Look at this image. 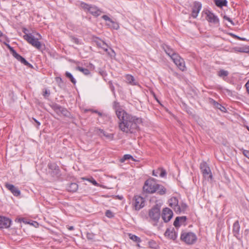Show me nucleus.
<instances>
[{
  "mask_svg": "<svg viewBox=\"0 0 249 249\" xmlns=\"http://www.w3.org/2000/svg\"><path fill=\"white\" fill-rule=\"evenodd\" d=\"M201 4L200 2L195 1L194 3L191 14L193 18H196L197 17L198 14L201 9Z\"/></svg>",
  "mask_w": 249,
  "mask_h": 249,
  "instance_id": "nucleus-10",
  "label": "nucleus"
},
{
  "mask_svg": "<svg viewBox=\"0 0 249 249\" xmlns=\"http://www.w3.org/2000/svg\"><path fill=\"white\" fill-rule=\"evenodd\" d=\"M106 215L109 218H111L113 216V214L110 211L107 210L106 212Z\"/></svg>",
  "mask_w": 249,
  "mask_h": 249,
  "instance_id": "nucleus-43",
  "label": "nucleus"
},
{
  "mask_svg": "<svg viewBox=\"0 0 249 249\" xmlns=\"http://www.w3.org/2000/svg\"><path fill=\"white\" fill-rule=\"evenodd\" d=\"M4 44L7 46V47L9 49L13 56L15 57L18 53L14 50V49L12 47H11L9 45V44H7L6 43H4Z\"/></svg>",
  "mask_w": 249,
  "mask_h": 249,
  "instance_id": "nucleus-37",
  "label": "nucleus"
},
{
  "mask_svg": "<svg viewBox=\"0 0 249 249\" xmlns=\"http://www.w3.org/2000/svg\"><path fill=\"white\" fill-rule=\"evenodd\" d=\"M61 115L69 117L70 116V113L65 108L63 107L61 110Z\"/></svg>",
  "mask_w": 249,
  "mask_h": 249,
  "instance_id": "nucleus-36",
  "label": "nucleus"
},
{
  "mask_svg": "<svg viewBox=\"0 0 249 249\" xmlns=\"http://www.w3.org/2000/svg\"><path fill=\"white\" fill-rule=\"evenodd\" d=\"M187 218L185 216L177 217L174 222V225L176 228L179 227L181 225L184 224Z\"/></svg>",
  "mask_w": 249,
  "mask_h": 249,
  "instance_id": "nucleus-16",
  "label": "nucleus"
},
{
  "mask_svg": "<svg viewBox=\"0 0 249 249\" xmlns=\"http://www.w3.org/2000/svg\"><path fill=\"white\" fill-rule=\"evenodd\" d=\"M71 38L72 41L75 44H79V41L77 38H76L74 36H71Z\"/></svg>",
  "mask_w": 249,
  "mask_h": 249,
  "instance_id": "nucleus-46",
  "label": "nucleus"
},
{
  "mask_svg": "<svg viewBox=\"0 0 249 249\" xmlns=\"http://www.w3.org/2000/svg\"><path fill=\"white\" fill-rule=\"evenodd\" d=\"M187 208V205L184 203H181L180 205H178V207L175 208V212L177 213H180L182 212L186 211Z\"/></svg>",
  "mask_w": 249,
  "mask_h": 249,
  "instance_id": "nucleus-20",
  "label": "nucleus"
},
{
  "mask_svg": "<svg viewBox=\"0 0 249 249\" xmlns=\"http://www.w3.org/2000/svg\"><path fill=\"white\" fill-rule=\"evenodd\" d=\"M49 169L54 170L55 174H57L59 173V168L54 164H50L48 165Z\"/></svg>",
  "mask_w": 249,
  "mask_h": 249,
  "instance_id": "nucleus-30",
  "label": "nucleus"
},
{
  "mask_svg": "<svg viewBox=\"0 0 249 249\" xmlns=\"http://www.w3.org/2000/svg\"><path fill=\"white\" fill-rule=\"evenodd\" d=\"M169 206L172 207L175 211V208L178 206V200L176 197H171L169 200Z\"/></svg>",
  "mask_w": 249,
  "mask_h": 249,
  "instance_id": "nucleus-18",
  "label": "nucleus"
},
{
  "mask_svg": "<svg viewBox=\"0 0 249 249\" xmlns=\"http://www.w3.org/2000/svg\"><path fill=\"white\" fill-rule=\"evenodd\" d=\"M206 19L211 23L214 24H217L219 22V19L216 16H215L213 13L208 11L206 12Z\"/></svg>",
  "mask_w": 249,
  "mask_h": 249,
  "instance_id": "nucleus-13",
  "label": "nucleus"
},
{
  "mask_svg": "<svg viewBox=\"0 0 249 249\" xmlns=\"http://www.w3.org/2000/svg\"><path fill=\"white\" fill-rule=\"evenodd\" d=\"M75 69L76 70L82 72L86 75H88L89 74V71L88 69L83 68L82 67L80 66H77L75 67Z\"/></svg>",
  "mask_w": 249,
  "mask_h": 249,
  "instance_id": "nucleus-27",
  "label": "nucleus"
},
{
  "mask_svg": "<svg viewBox=\"0 0 249 249\" xmlns=\"http://www.w3.org/2000/svg\"><path fill=\"white\" fill-rule=\"evenodd\" d=\"M62 108L63 107L58 105H54L53 107V109L58 115H61Z\"/></svg>",
  "mask_w": 249,
  "mask_h": 249,
  "instance_id": "nucleus-28",
  "label": "nucleus"
},
{
  "mask_svg": "<svg viewBox=\"0 0 249 249\" xmlns=\"http://www.w3.org/2000/svg\"><path fill=\"white\" fill-rule=\"evenodd\" d=\"M173 215V212L168 208L163 209L161 217L165 222H168L172 218Z\"/></svg>",
  "mask_w": 249,
  "mask_h": 249,
  "instance_id": "nucleus-9",
  "label": "nucleus"
},
{
  "mask_svg": "<svg viewBox=\"0 0 249 249\" xmlns=\"http://www.w3.org/2000/svg\"><path fill=\"white\" fill-rule=\"evenodd\" d=\"M214 2L217 6L221 8L227 5V1L226 0H214Z\"/></svg>",
  "mask_w": 249,
  "mask_h": 249,
  "instance_id": "nucleus-25",
  "label": "nucleus"
},
{
  "mask_svg": "<svg viewBox=\"0 0 249 249\" xmlns=\"http://www.w3.org/2000/svg\"><path fill=\"white\" fill-rule=\"evenodd\" d=\"M159 170H160V172L159 174L160 177H164L165 176V175H166V172L164 169H163L162 168H159Z\"/></svg>",
  "mask_w": 249,
  "mask_h": 249,
  "instance_id": "nucleus-41",
  "label": "nucleus"
},
{
  "mask_svg": "<svg viewBox=\"0 0 249 249\" xmlns=\"http://www.w3.org/2000/svg\"><path fill=\"white\" fill-rule=\"evenodd\" d=\"M159 171L160 170H159V169L156 171H153V175L157 177L158 176V174H159Z\"/></svg>",
  "mask_w": 249,
  "mask_h": 249,
  "instance_id": "nucleus-48",
  "label": "nucleus"
},
{
  "mask_svg": "<svg viewBox=\"0 0 249 249\" xmlns=\"http://www.w3.org/2000/svg\"><path fill=\"white\" fill-rule=\"evenodd\" d=\"M42 95L44 97V98H47L50 95V90H48L47 89H43Z\"/></svg>",
  "mask_w": 249,
  "mask_h": 249,
  "instance_id": "nucleus-39",
  "label": "nucleus"
},
{
  "mask_svg": "<svg viewBox=\"0 0 249 249\" xmlns=\"http://www.w3.org/2000/svg\"><path fill=\"white\" fill-rule=\"evenodd\" d=\"M106 52L107 53V54L111 58L114 57L115 56V54H116L115 53L114 51V50L113 49H112L111 48H110V52H108L107 51V52Z\"/></svg>",
  "mask_w": 249,
  "mask_h": 249,
  "instance_id": "nucleus-40",
  "label": "nucleus"
},
{
  "mask_svg": "<svg viewBox=\"0 0 249 249\" xmlns=\"http://www.w3.org/2000/svg\"><path fill=\"white\" fill-rule=\"evenodd\" d=\"M166 189L162 185L159 184H157L156 192L160 195H163L166 193Z\"/></svg>",
  "mask_w": 249,
  "mask_h": 249,
  "instance_id": "nucleus-23",
  "label": "nucleus"
},
{
  "mask_svg": "<svg viewBox=\"0 0 249 249\" xmlns=\"http://www.w3.org/2000/svg\"><path fill=\"white\" fill-rule=\"evenodd\" d=\"M129 78H133V77L132 75H130V77Z\"/></svg>",
  "mask_w": 249,
  "mask_h": 249,
  "instance_id": "nucleus-62",
  "label": "nucleus"
},
{
  "mask_svg": "<svg viewBox=\"0 0 249 249\" xmlns=\"http://www.w3.org/2000/svg\"><path fill=\"white\" fill-rule=\"evenodd\" d=\"M176 66L181 71H183L185 70L186 67L185 63L182 58L180 57L178 54L173 55L172 58H171Z\"/></svg>",
  "mask_w": 249,
  "mask_h": 249,
  "instance_id": "nucleus-6",
  "label": "nucleus"
},
{
  "mask_svg": "<svg viewBox=\"0 0 249 249\" xmlns=\"http://www.w3.org/2000/svg\"><path fill=\"white\" fill-rule=\"evenodd\" d=\"M6 188L8 189L12 193V194L16 196H18L20 195V191L18 189L15 187L13 184H10L8 183H6L5 184Z\"/></svg>",
  "mask_w": 249,
  "mask_h": 249,
  "instance_id": "nucleus-11",
  "label": "nucleus"
},
{
  "mask_svg": "<svg viewBox=\"0 0 249 249\" xmlns=\"http://www.w3.org/2000/svg\"><path fill=\"white\" fill-rule=\"evenodd\" d=\"M132 203L134 209L138 211L144 206L145 200L144 198L140 196H135L133 198Z\"/></svg>",
  "mask_w": 249,
  "mask_h": 249,
  "instance_id": "nucleus-5",
  "label": "nucleus"
},
{
  "mask_svg": "<svg viewBox=\"0 0 249 249\" xmlns=\"http://www.w3.org/2000/svg\"><path fill=\"white\" fill-rule=\"evenodd\" d=\"M3 36V34L0 31V36Z\"/></svg>",
  "mask_w": 249,
  "mask_h": 249,
  "instance_id": "nucleus-59",
  "label": "nucleus"
},
{
  "mask_svg": "<svg viewBox=\"0 0 249 249\" xmlns=\"http://www.w3.org/2000/svg\"><path fill=\"white\" fill-rule=\"evenodd\" d=\"M16 220H18V222H21V221H23L24 222V221L22 219H21V218H19L18 219H16Z\"/></svg>",
  "mask_w": 249,
  "mask_h": 249,
  "instance_id": "nucleus-58",
  "label": "nucleus"
},
{
  "mask_svg": "<svg viewBox=\"0 0 249 249\" xmlns=\"http://www.w3.org/2000/svg\"><path fill=\"white\" fill-rule=\"evenodd\" d=\"M53 239L55 241H58L59 242V243H61L62 242V240H60V239H57V238H53Z\"/></svg>",
  "mask_w": 249,
  "mask_h": 249,
  "instance_id": "nucleus-54",
  "label": "nucleus"
},
{
  "mask_svg": "<svg viewBox=\"0 0 249 249\" xmlns=\"http://www.w3.org/2000/svg\"><path fill=\"white\" fill-rule=\"evenodd\" d=\"M11 225V220L6 217L0 216V228H7Z\"/></svg>",
  "mask_w": 249,
  "mask_h": 249,
  "instance_id": "nucleus-14",
  "label": "nucleus"
},
{
  "mask_svg": "<svg viewBox=\"0 0 249 249\" xmlns=\"http://www.w3.org/2000/svg\"><path fill=\"white\" fill-rule=\"evenodd\" d=\"M94 237V234L92 232H88L87 233V238L89 240H93Z\"/></svg>",
  "mask_w": 249,
  "mask_h": 249,
  "instance_id": "nucleus-42",
  "label": "nucleus"
},
{
  "mask_svg": "<svg viewBox=\"0 0 249 249\" xmlns=\"http://www.w3.org/2000/svg\"><path fill=\"white\" fill-rule=\"evenodd\" d=\"M247 128H248V130L249 131V127H248Z\"/></svg>",
  "mask_w": 249,
  "mask_h": 249,
  "instance_id": "nucleus-63",
  "label": "nucleus"
},
{
  "mask_svg": "<svg viewBox=\"0 0 249 249\" xmlns=\"http://www.w3.org/2000/svg\"><path fill=\"white\" fill-rule=\"evenodd\" d=\"M244 155L249 159V151H246L244 152Z\"/></svg>",
  "mask_w": 249,
  "mask_h": 249,
  "instance_id": "nucleus-50",
  "label": "nucleus"
},
{
  "mask_svg": "<svg viewBox=\"0 0 249 249\" xmlns=\"http://www.w3.org/2000/svg\"><path fill=\"white\" fill-rule=\"evenodd\" d=\"M26 30L24 29L23 31V32L25 34V35L23 36V38L33 46L36 47L38 50H40L41 48V44L38 41V40L41 38L40 35L36 34L37 37H35L31 34L25 33Z\"/></svg>",
  "mask_w": 249,
  "mask_h": 249,
  "instance_id": "nucleus-2",
  "label": "nucleus"
},
{
  "mask_svg": "<svg viewBox=\"0 0 249 249\" xmlns=\"http://www.w3.org/2000/svg\"><path fill=\"white\" fill-rule=\"evenodd\" d=\"M68 229L70 231H72L74 230V227L73 226H69L68 227Z\"/></svg>",
  "mask_w": 249,
  "mask_h": 249,
  "instance_id": "nucleus-53",
  "label": "nucleus"
},
{
  "mask_svg": "<svg viewBox=\"0 0 249 249\" xmlns=\"http://www.w3.org/2000/svg\"><path fill=\"white\" fill-rule=\"evenodd\" d=\"M238 51H239V52H243L242 50H241V49H240V50H238Z\"/></svg>",
  "mask_w": 249,
  "mask_h": 249,
  "instance_id": "nucleus-60",
  "label": "nucleus"
},
{
  "mask_svg": "<svg viewBox=\"0 0 249 249\" xmlns=\"http://www.w3.org/2000/svg\"><path fill=\"white\" fill-rule=\"evenodd\" d=\"M89 11L94 16H98L101 12L96 7L92 6H90Z\"/></svg>",
  "mask_w": 249,
  "mask_h": 249,
  "instance_id": "nucleus-21",
  "label": "nucleus"
},
{
  "mask_svg": "<svg viewBox=\"0 0 249 249\" xmlns=\"http://www.w3.org/2000/svg\"><path fill=\"white\" fill-rule=\"evenodd\" d=\"M66 75L69 78H73L72 75L70 73L67 72Z\"/></svg>",
  "mask_w": 249,
  "mask_h": 249,
  "instance_id": "nucleus-52",
  "label": "nucleus"
},
{
  "mask_svg": "<svg viewBox=\"0 0 249 249\" xmlns=\"http://www.w3.org/2000/svg\"><path fill=\"white\" fill-rule=\"evenodd\" d=\"M53 233L54 234L56 235H57V234L56 233H54V232H53Z\"/></svg>",
  "mask_w": 249,
  "mask_h": 249,
  "instance_id": "nucleus-61",
  "label": "nucleus"
},
{
  "mask_svg": "<svg viewBox=\"0 0 249 249\" xmlns=\"http://www.w3.org/2000/svg\"><path fill=\"white\" fill-rule=\"evenodd\" d=\"M149 215L151 219L155 222H157L160 217V210L158 207H153L149 212Z\"/></svg>",
  "mask_w": 249,
  "mask_h": 249,
  "instance_id": "nucleus-7",
  "label": "nucleus"
},
{
  "mask_svg": "<svg viewBox=\"0 0 249 249\" xmlns=\"http://www.w3.org/2000/svg\"><path fill=\"white\" fill-rule=\"evenodd\" d=\"M92 184L94 185H98V183H97V182L93 179H92V180L90 181Z\"/></svg>",
  "mask_w": 249,
  "mask_h": 249,
  "instance_id": "nucleus-51",
  "label": "nucleus"
},
{
  "mask_svg": "<svg viewBox=\"0 0 249 249\" xmlns=\"http://www.w3.org/2000/svg\"><path fill=\"white\" fill-rule=\"evenodd\" d=\"M93 41L96 44L98 47L101 48L105 52H107V48L108 47V46L104 41L96 37H94L93 38Z\"/></svg>",
  "mask_w": 249,
  "mask_h": 249,
  "instance_id": "nucleus-12",
  "label": "nucleus"
},
{
  "mask_svg": "<svg viewBox=\"0 0 249 249\" xmlns=\"http://www.w3.org/2000/svg\"><path fill=\"white\" fill-rule=\"evenodd\" d=\"M14 57L16 58L18 61H20L21 63L24 64L25 65L31 68L33 67L31 64L29 63L23 57H22L18 53H17Z\"/></svg>",
  "mask_w": 249,
  "mask_h": 249,
  "instance_id": "nucleus-19",
  "label": "nucleus"
},
{
  "mask_svg": "<svg viewBox=\"0 0 249 249\" xmlns=\"http://www.w3.org/2000/svg\"><path fill=\"white\" fill-rule=\"evenodd\" d=\"M118 103L114 102V107L116 114L119 120V128L126 134H134L139 130V125L142 124L141 118L127 113L124 109L118 107Z\"/></svg>",
  "mask_w": 249,
  "mask_h": 249,
  "instance_id": "nucleus-1",
  "label": "nucleus"
},
{
  "mask_svg": "<svg viewBox=\"0 0 249 249\" xmlns=\"http://www.w3.org/2000/svg\"><path fill=\"white\" fill-rule=\"evenodd\" d=\"M126 82L131 85H137L138 84V81L136 80L137 79H126Z\"/></svg>",
  "mask_w": 249,
  "mask_h": 249,
  "instance_id": "nucleus-34",
  "label": "nucleus"
},
{
  "mask_svg": "<svg viewBox=\"0 0 249 249\" xmlns=\"http://www.w3.org/2000/svg\"><path fill=\"white\" fill-rule=\"evenodd\" d=\"M33 120L35 121V122L36 123V124H37L38 125H40V123L38 121H37L36 119L33 118Z\"/></svg>",
  "mask_w": 249,
  "mask_h": 249,
  "instance_id": "nucleus-55",
  "label": "nucleus"
},
{
  "mask_svg": "<svg viewBox=\"0 0 249 249\" xmlns=\"http://www.w3.org/2000/svg\"><path fill=\"white\" fill-rule=\"evenodd\" d=\"M107 25L116 30H117L119 27L118 24L113 21V20H112L110 22L108 23Z\"/></svg>",
  "mask_w": 249,
  "mask_h": 249,
  "instance_id": "nucleus-33",
  "label": "nucleus"
},
{
  "mask_svg": "<svg viewBox=\"0 0 249 249\" xmlns=\"http://www.w3.org/2000/svg\"><path fill=\"white\" fill-rule=\"evenodd\" d=\"M157 184V183L154 179H147L143 187V191L150 194L156 192Z\"/></svg>",
  "mask_w": 249,
  "mask_h": 249,
  "instance_id": "nucleus-4",
  "label": "nucleus"
},
{
  "mask_svg": "<svg viewBox=\"0 0 249 249\" xmlns=\"http://www.w3.org/2000/svg\"><path fill=\"white\" fill-rule=\"evenodd\" d=\"M81 7L85 10L89 11V8L90 7V5L84 3V2H81Z\"/></svg>",
  "mask_w": 249,
  "mask_h": 249,
  "instance_id": "nucleus-38",
  "label": "nucleus"
},
{
  "mask_svg": "<svg viewBox=\"0 0 249 249\" xmlns=\"http://www.w3.org/2000/svg\"><path fill=\"white\" fill-rule=\"evenodd\" d=\"M164 235L170 239L175 240L177 237V233L175 231L174 229L166 230L165 232Z\"/></svg>",
  "mask_w": 249,
  "mask_h": 249,
  "instance_id": "nucleus-15",
  "label": "nucleus"
},
{
  "mask_svg": "<svg viewBox=\"0 0 249 249\" xmlns=\"http://www.w3.org/2000/svg\"><path fill=\"white\" fill-rule=\"evenodd\" d=\"M223 18L224 19H226V20H228V21H229L231 23V24L232 25H235L234 23L232 21V20H231V18L229 17H228V16H224L223 17Z\"/></svg>",
  "mask_w": 249,
  "mask_h": 249,
  "instance_id": "nucleus-44",
  "label": "nucleus"
},
{
  "mask_svg": "<svg viewBox=\"0 0 249 249\" xmlns=\"http://www.w3.org/2000/svg\"><path fill=\"white\" fill-rule=\"evenodd\" d=\"M200 168L201 172L205 178L209 176L210 178H212V175L210 167L205 162H203L200 164Z\"/></svg>",
  "mask_w": 249,
  "mask_h": 249,
  "instance_id": "nucleus-8",
  "label": "nucleus"
},
{
  "mask_svg": "<svg viewBox=\"0 0 249 249\" xmlns=\"http://www.w3.org/2000/svg\"><path fill=\"white\" fill-rule=\"evenodd\" d=\"M231 36H234L235 38H238V39H240V40H245V39H244V38H240V37H239V36H237L234 35H233V34H231Z\"/></svg>",
  "mask_w": 249,
  "mask_h": 249,
  "instance_id": "nucleus-49",
  "label": "nucleus"
},
{
  "mask_svg": "<svg viewBox=\"0 0 249 249\" xmlns=\"http://www.w3.org/2000/svg\"><path fill=\"white\" fill-rule=\"evenodd\" d=\"M102 18H103L106 21H108L109 22H110L112 20L109 18L107 15H104L102 16Z\"/></svg>",
  "mask_w": 249,
  "mask_h": 249,
  "instance_id": "nucleus-45",
  "label": "nucleus"
},
{
  "mask_svg": "<svg viewBox=\"0 0 249 249\" xmlns=\"http://www.w3.org/2000/svg\"><path fill=\"white\" fill-rule=\"evenodd\" d=\"M98 131L103 134L104 136L106 137V138L109 141H111L113 139V134L111 133H108L105 132L104 130L101 129H98Z\"/></svg>",
  "mask_w": 249,
  "mask_h": 249,
  "instance_id": "nucleus-22",
  "label": "nucleus"
},
{
  "mask_svg": "<svg viewBox=\"0 0 249 249\" xmlns=\"http://www.w3.org/2000/svg\"><path fill=\"white\" fill-rule=\"evenodd\" d=\"M212 102L213 103V105L215 107L220 109V110L224 111L225 109V108L223 107L221 105L219 104L218 103L215 102V101L212 100Z\"/></svg>",
  "mask_w": 249,
  "mask_h": 249,
  "instance_id": "nucleus-32",
  "label": "nucleus"
},
{
  "mask_svg": "<svg viewBox=\"0 0 249 249\" xmlns=\"http://www.w3.org/2000/svg\"><path fill=\"white\" fill-rule=\"evenodd\" d=\"M128 236L130 239L134 242L137 243H140L141 242V238L136 235H133L131 233H128Z\"/></svg>",
  "mask_w": 249,
  "mask_h": 249,
  "instance_id": "nucleus-29",
  "label": "nucleus"
},
{
  "mask_svg": "<svg viewBox=\"0 0 249 249\" xmlns=\"http://www.w3.org/2000/svg\"><path fill=\"white\" fill-rule=\"evenodd\" d=\"M71 79V82L73 84H75V83H76V81H75V79Z\"/></svg>",
  "mask_w": 249,
  "mask_h": 249,
  "instance_id": "nucleus-56",
  "label": "nucleus"
},
{
  "mask_svg": "<svg viewBox=\"0 0 249 249\" xmlns=\"http://www.w3.org/2000/svg\"><path fill=\"white\" fill-rule=\"evenodd\" d=\"M163 48L166 54L168 55L171 58L172 57L173 55L177 54L172 49H171L168 46H165V47H163Z\"/></svg>",
  "mask_w": 249,
  "mask_h": 249,
  "instance_id": "nucleus-26",
  "label": "nucleus"
},
{
  "mask_svg": "<svg viewBox=\"0 0 249 249\" xmlns=\"http://www.w3.org/2000/svg\"><path fill=\"white\" fill-rule=\"evenodd\" d=\"M180 240L188 245H192L197 240L196 235L192 232H183L180 236Z\"/></svg>",
  "mask_w": 249,
  "mask_h": 249,
  "instance_id": "nucleus-3",
  "label": "nucleus"
},
{
  "mask_svg": "<svg viewBox=\"0 0 249 249\" xmlns=\"http://www.w3.org/2000/svg\"><path fill=\"white\" fill-rule=\"evenodd\" d=\"M229 72L227 71H225L223 70H221L220 71H219L218 73V75L219 77H226L228 75Z\"/></svg>",
  "mask_w": 249,
  "mask_h": 249,
  "instance_id": "nucleus-35",
  "label": "nucleus"
},
{
  "mask_svg": "<svg viewBox=\"0 0 249 249\" xmlns=\"http://www.w3.org/2000/svg\"><path fill=\"white\" fill-rule=\"evenodd\" d=\"M240 227L239 225V221L237 220L235 221L233 225V233L234 236L237 238H238L240 235Z\"/></svg>",
  "mask_w": 249,
  "mask_h": 249,
  "instance_id": "nucleus-17",
  "label": "nucleus"
},
{
  "mask_svg": "<svg viewBox=\"0 0 249 249\" xmlns=\"http://www.w3.org/2000/svg\"><path fill=\"white\" fill-rule=\"evenodd\" d=\"M67 190L71 192H75L78 189V185L76 183H71L68 186Z\"/></svg>",
  "mask_w": 249,
  "mask_h": 249,
  "instance_id": "nucleus-24",
  "label": "nucleus"
},
{
  "mask_svg": "<svg viewBox=\"0 0 249 249\" xmlns=\"http://www.w3.org/2000/svg\"><path fill=\"white\" fill-rule=\"evenodd\" d=\"M95 112L98 113V114L100 116H102V113L100 112H98L97 111H94Z\"/></svg>",
  "mask_w": 249,
  "mask_h": 249,
  "instance_id": "nucleus-57",
  "label": "nucleus"
},
{
  "mask_svg": "<svg viewBox=\"0 0 249 249\" xmlns=\"http://www.w3.org/2000/svg\"><path fill=\"white\" fill-rule=\"evenodd\" d=\"M129 159H131L135 161V160L134 159V158H133V157L132 156H131L130 155H129V154H126V155H124L123 156V157L120 160V162H124L125 160H129Z\"/></svg>",
  "mask_w": 249,
  "mask_h": 249,
  "instance_id": "nucleus-31",
  "label": "nucleus"
},
{
  "mask_svg": "<svg viewBox=\"0 0 249 249\" xmlns=\"http://www.w3.org/2000/svg\"><path fill=\"white\" fill-rule=\"evenodd\" d=\"M56 82L60 87L63 86L62 79H56Z\"/></svg>",
  "mask_w": 249,
  "mask_h": 249,
  "instance_id": "nucleus-47",
  "label": "nucleus"
}]
</instances>
